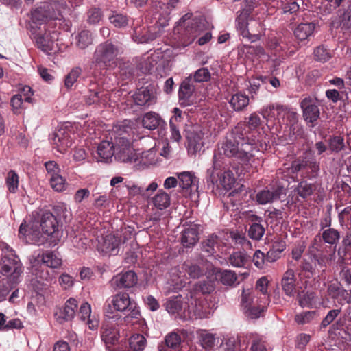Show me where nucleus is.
Returning a JSON list of instances; mask_svg holds the SVG:
<instances>
[{
	"label": "nucleus",
	"mask_w": 351,
	"mask_h": 351,
	"mask_svg": "<svg viewBox=\"0 0 351 351\" xmlns=\"http://www.w3.org/2000/svg\"><path fill=\"white\" fill-rule=\"evenodd\" d=\"M51 141L54 147L60 153H64L72 145L70 132L64 128L55 131Z\"/></svg>",
	"instance_id": "aec40b11"
},
{
	"label": "nucleus",
	"mask_w": 351,
	"mask_h": 351,
	"mask_svg": "<svg viewBox=\"0 0 351 351\" xmlns=\"http://www.w3.org/2000/svg\"><path fill=\"white\" fill-rule=\"evenodd\" d=\"M257 299L260 300L262 298L256 296L254 291L250 289H243L241 294V308H248L250 305L256 304Z\"/></svg>",
	"instance_id": "49530a36"
},
{
	"label": "nucleus",
	"mask_w": 351,
	"mask_h": 351,
	"mask_svg": "<svg viewBox=\"0 0 351 351\" xmlns=\"http://www.w3.org/2000/svg\"><path fill=\"white\" fill-rule=\"evenodd\" d=\"M192 13H186L176 23L174 27L175 33L181 34L184 30L186 35L193 38L197 36L199 32V23L196 19L192 18Z\"/></svg>",
	"instance_id": "ddd939ff"
},
{
	"label": "nucleus",
	"mask_w": 351,
	"mask_h": 351,
	"mask_svg": "<svg viewBox=\"0 0 351 351\" xmlns=\"http://www.w3.org/2000/svg\"><path fill=\"white\" fill-rule=\"evenodd\" d=\"M250 102L249 97L242 93L234 94L230 101V104L235 111H241L246 108Z\"/></svg>",
	"instance_id": "a19ab883"
},
{
	"label": "nucleus",
	"mask_w": 351,
	"mask_h": 351,
	"mask_svg": "<svg viewBox=\"0 0 351 351\" xmlns=\"http://www.w3.org/2000/svg\"><path fill=\"white\" fill-rule=\"evenodd\" d=\"M155 147L144 152L137 151L136 157L134 159L133 166L137 170H143L158 162L159 157L157 156Z\"/></svg>",
	"instance_id": "4468645a"
},
{
	"label": "nucleus",
	"mask_w": 351,
	"mask_h": 351,
	"mask_svg": "<svg viewBox=\"0 0 351 351\" xmlns=\"http://www.w3.org/2000/svg\"><path fill=\"white\" fill-rule=\"evenodd\" d=\"M121 240L118 234H109L102 236L97 245V250L105 256L117 255L120 249Z\"/></svg>",
	"instance_id": "f8f14e48"
},
{
	"label": "nucleus",
	"mask_w": 351,
	"mask_h": 351,
	"mask_svg": "<svg viewBox=\"0 0 351 351\" xmlns=\"http://www.w3.org/2000/svg\"><path fill=\"white\" fill-rule=\"evenodd\" d=\"M136 105L150 106L156 102V93L152 86L141 88L133 95Z\"/></svg>",
	"instance_id": "412c9836"
},
{
	"label": "nucleus",
	"mask_w": 351,
	"mask_h": 351,
	"mask_svg": "<svg viewBox=\"0 0 351 351\" xmlns=\"http://www.w3.org/2000/svg\"><path fill=\"white\" fill-rule=\"evenodd\" d=\"M110 23L117 28H124L128 25V17L115 11H112L108 16Z\"/></svg>",
	"instance_id": "de8ad7c7"
},
{
	"label": "nucleus",
	"mask_w": 351,
	"mask_h": 351,
	"mask_svg": "<svg viewBox=\"0 0 351 351\" xmlns=\"http://www.w3.org/2000/svg\"><path fill=\"white\" fill-rule=\"evenodd\" d=\"M283 187L277 186L259 191L256 196L259 204H267L280 198Z\"/></svg>",
	"instance_id": "393cba45"
},
{
	"label": "nucleus",
	"mask_w": 351,
	"mask_h": 351,
	"mask_svg": "<svg viewBox=\"0 0 351 351\" xmlns=\"http://www.w3.org/2000/svg\"><path fill=\"white\" fill-rule=\"evenodd\" d=\"M152 202L155 208L162 210L169 206L171 202L170 196L163 190H159L152 197Z\"/></svg>",
	"instance_id": "ea45409f"
},
{
	"label": "nucleus",
	"mask_w": 351,
	"mask_h": 351,
	"mask_svg": "<svg viewBox=\"0 0 351 351\" xmlns=\"http://www.w3.org/2000/svg\"><path fill=\"white\" fill-rule=\"evenodd\" d=\"M248 197L247 189L243 185L230 192L228 197L229 202L236 209L245 204Z\"/></svg>",
	"instance_id": "7c9ffc66"
},
{
	"label": "nucleus",
	"mask_w": 351,
	"mask_h": 351,
	"mask_svg": "<svg viewBox=\"0 0 351 351\" xmlns=\"http://www.w3.org/2000/svg\"><path fill=\"white\" fill-rule=\"evenodd\" d=\"M185 304L183 305L180 297H176L174 298L169 299L166 302V309L169 313L174 315L178 314L184 318V310Z\"/></svg>",
	"instance_id": "37998d69"
},
{
	"label": "nucleus",
	"mask_w": 351,
	"mask_h": 351,
	"mask_svg": "<svg viewBox=\"0 0 351 351\" xmlns=\"http://www.w3.org/2000/svg\"><path fill=\"white\" fill-rule=\"evenodd\" d=\"M19 236L27 243L43 245L49 242L51 246L56 245L62 237V232L58 229L56 217L50 212L42 214L40 221L22 223L19 227Z\"/></svg>",
	"instance_id": "f257e3e1"
},
{
	"label": "nucleus",
	"mask_w": 351,
	"mask_h": 351,
	"mask_svg": "<svg viewBox=\"0 0 351 351\" xmlns=\"http://www.w3.org/2000/svg\"><path fill=\"white\" fill-rule=\"evenodd\" d=\"M314 56L317 61L322 62L328 61L331 58L330 52L322 45L315 49Z\"/></svg>",
	"instance_id": "338daca9"
},
{
	"label": "nucleus",
	"mask_w": 351,
	"mask_h": 351,
	"mask_svg": "<svg viewBox=\"0 0 351 351\" xmlns=\"http://www.w3.org/2000/svg\"><path fill=\"white\" fill-rule=\"evenodd\" d=\"M215 274V279L219 280L221 282L227 286H234L237 284V276L234 271L231 270H221L219 269H213L212 270Z\"/></svg>",
	"instance_id": "2f4dec72"
},
{
	"label": "nucleus",
	"mask_w": 351,
	"mask_h": 351,
	"mask_svg": "<svg viewBox=\"0 0 351 351\" xmlns=\"http://www.w3.org/2000/svg\"><path fill=\"white\" fill-rule=\"evenodd\" d=\"M147 346V339L143 335L134 334L129 339V348L123 351H143Z\"/></svg>",
	"instance_id": "58836bf2"
},
{
	"label": "nucleus",
	"mask_w": 351,
	"mask_h": 351,
	"mask_svg": "<svg viewBox=\"0 0 351 351\" xmlns=\"http://www.w3.org/2000/svg\"><path fill=\"white\" fill-rule=\"evenodd\" d=\"M322 238L325 243L333 245L339 239V233L333 228H328L322 233Z\"/></svg>",
	"instance_id": "bf43d9fd"
},
{
	"label": "nucleus",
	"mask_w": 351,
	"mask_h": 351,
	"mask_svg": "<svg viewBox=\"0 0 351 351\" xmlns=\"http://www.w3.org/2000/svg\"><path fill=\"white\" fill-rule=\"evenodd\" d=\"M316 24L315 23H301L294 30L295 38L300 40H305L313 34Z\"/></svg>",
	"instance_id": "72a5a7b5"
},
{
	"label": "nucleus",
	"mask_w": 351,
	"mask_h": 351,
	"mask_svg": "<svg viewBox=\"0 0 351 351\" xmlns=\"http://www.w3.org/2000/svg\"><path fill=\"white\" fill-rule=\"evenodd\" d=\"M141 122L143 128L153 130L161 124L162 119L158 113L149 112L143 116Z\"/></svg>",
	"instance_id": "c9c22d12"
},
{
	"label": "nucleus",
	"mask_w": 351,
	"mask_h": 351,
	"mask_svg": "<svg viewBox=\"0 0 351 351\" xmlns=\"http://www.w3.org/2000/svg\"><path fill=\"white\" fill-rule=\"evenodd\" d=\"M236 130L237 134L234 139L227 140L215 154H221V156L223 158L221 153L223 152V154L228 157L234 156L240 159L243 165L256 168L261 161L258 158H255L254 152L259 151V145L261 146L260 140L250 138L248 135L245 138L243 133L238 132V128Z\"/></svg>",
	"instance_id": "f03ea898"
},
{
	"label": "nucleus",
	"mask_w": 351,
	"mask_h": 351,
	"mask_svg": "<svg viewBox=\"0 0 351 351\" xmlns=\"http://www.w3.org/2000/svg\"><path fill=\"white\" fill-rule=\"evenodd\" d=\"M260 117L258 114L256 113L251 114L249 117L247 124L245 128L244 131L241 132L243 134L245 138L246 136L248 135L250 138H254L255 140L259 139L261 143V146L259 145V149L263 147V141L258 135V132L256 130V128L260 124Z\"/></svg>",
	"instance_id": "bb28decb"
},
{
	"label": "nucleus",
	"mask_w": 351,
	"mask_h": 351,
	"mask_svg": "<svg viewBox=\"0 0 351 351\" xmlns=\"http://www.w3.org/2000/svg\"><path fill=\"white\" fill-rule=\"evenodd\" d=\"M118 53L117 47L112 42L107 40L101 43L96 47L93 64L102 69L113 67Z\"/></svg>",
	"instance_id": "0eeeda50"
},
{
	"label": "nucleus",
	"mask_w": 351,
	"mask_h": 351,
	"mask_svg": "<svg viewBox=\"0 0 351 351\" xmlns=\"http://www.w3.org/2000/svg\"><path fill=\"white\" fill-rule=\"evenodd\" d=\"M120 337L119 329L115 324L104 323L101 328V340L107 348L114 345Z\"/></svg>",
	"instance_id": "5701e85b"
},
{
	"label": "nucleus",
	"mask_w": 351,
	"mask_h": 351,
	"mask_svg": "<svg viewBox=\"0 0 351 351\" xmlns=\"http://www.w3.org/2000/svg\"><path fill=\"white\" fill-rule=\"evenodd\" d=\"M217 237L214 235L208 237V238L202 243V251L207 254V256L213 255L215 251Z\"/></svg>",
	"instance_id": "4d7b16f0"
},
{
	"label": "nucleus",
	"mask_w": 351,
	"mask_h": 351,
	"mask_svg": "<svg viewBox=\"0 0 351 351\" xmlns=\"http://www.w3.org/2000/svg\"><path fill=\"white\" fill-rule=\"evenodd\" d=\"M97 161L108 162L114 155V142L102 141L97 147Z\"/></svg>",
	"instance_id": "c756f323"
},
{
	"label": "nucleus",
	"mask_w": 351,
	"mask_h": 351,
	"mask_svg": "<svg viewBox=\"0 0 351 351\" xmlns=\"http://www.w3.org/2000/svg\"><path fill=\"white\" fill-rule=\"evenodd\" d=\"M248 261L246 252L238 251L232 253L229 257L230 264L235 267H245Z\"/></svg>",
	"instance_id": "09e8293b"
},
{
	"label": "nucleus",
	"mask_w": 351,
	"mask_h": 351,
	"mask_svg": "<svg viewBox=\"0 0 351 351\" xmlns=\"http://www.w3.org/2000/svg\"><path fill=\"white\" fill-rule=\"evenodd\" d=\"M225 351H241L240 341L237 337H230L223 346Z\"/></svg>",
	"instance_id": "69168bd1"
},
{
	"label": "nucleus",
	"mask_w": 351,
	"mask_h": 351,
	"mask_svg": "<svg viewBox=\"0 0 351 351\" xmlns=\"http://www.w3.org/2000/svg\"><path fill=\"white\" fill-rule=\"evenodd\" d=\"M281 8L284 14H295L299 10L298 3L293 0H286L282 2Z\"/></svg>",
	"instance_id": "774afa93"
},
{
	"label": "nucleus",
	"mask_w": 351,
	"mask_h": 351,
	"mask_svg": "<svg viewBox=\"0 0 351 351\" xmlns=\"http://www.w3.org/2000/svg\"><path fill=\"white\" fill-rule=\"evenodd\" d=\"M208 131L199 130L188 134V152L190 154H195L202 150L206 139L209 135Z\"/></svg>",
	"instance_id": "dca6fc26"
},
{
	"label": "nucleus",
	"mask_w": 351,
	"mask_h": 351,
	"mask_svg": "<svg viewBox=\"0 0 351 351\" xmlns=\"http://www.w3.org/2000/svg\"><path fill=\"white\" fill-rule=\"evenodd\" d=\"M131 142L125 136H117L114 139V158L118 161L132 165L136 157Z\"/></svg>",
	"instance_id": "9b49d317"
},
{
	"label": "nucleus",
	"mask_w": 351,
	"mask_h": 351,
	"mask_svg": "<svg viewBox=\"0 0 351 351\" xmlns=\"http://www.w3.org/2000/svg\"><path fill=\"white\" fill-rule=\"evenodd\" d=\"M24 99L21 97V95H14L12 96L10 100L11 106L12 108V111L14 114L21 113V110L22 109L25 108L24 105Z\"/></svg>",
	"instance_id": "e2e57ef3"
},
{
	"label": "nucleus",
	"mask_w": 351,
	"mask_h": 351,
	"mask_svg": "<svg viewBox=\"0 0 351 351\" xmlns=\"http://www.w3.org/2000/svg\"><path fill=\"white\" fill-rule=\"evenodd\" d=\"M214 290V285L210 280L208 282H199L195 285L194 288V293H196V295L201 296L199 293L202 294L210 293ZM193 293V292H191Z\"/></svg>",
	"instance_id": "052dcab7"
},
{
	"label": "nucleus",
	"mask_w": 351,
	"mask_h": 351,
	"mask_svg": "<svg viewBox=\"0 0 351 351\" xmlns=\"http://www.w3.org/2000/svg\"><path fill=\"white\" fill-rule=\"evenodd\" d=\"M224 158L221 154H214L213 166L207 170L206 180L212 190L228 191L234 186L236 179L231 170L224 166Z\"/></svg>",
	"instance_id": "7ed1b4c3"
},
{
	"label": "nucleus",
	"mask_w": 351,
	"mask_h": 351,
	"mask_svg": "<svg viewBox=\"0 0 351 351\" xmlns=\"http://www.w3.org/2000/svg\"><path fill=\"white\" fill-rule=\"evenodd\" d=\"M299 305L302 307L311 308L314 304L315 294L313 292L302 291L297 295Z\"/></svg>",
	"instance_id": "8fccbe9b"
},
{
	"label": "nucleus",
	"mask_w": 351,
	"mask_h": 351,
	"mask_svg": "<svg viewBox=\"0 0 351 351\" xmlns=\"http://www.w3.org/2000/svg\"><path fill=\"white\" fill-rule=\"evenodd\" d=\"M34 38L38 47L43 51L49 54L56 51L55 41L58 39L57 32H45L44 34H37Z\"/></svg>",
	"instance_id": "b1692460"
},
{
	"label": "nucleus",
	"mask_w": 351,
	"mask_h": 351,
	"mask_svg": "<svg viewBox=\"0 0 351 351\" xmlns=\"http://www.w3.org/2000/svg\"><path fill=\"white\" fill-rule=\"evenodd\" d=\"M126 312H128V314L124 317L125 320L130 322V319H131V321H132V324L140 325L141 331L146 332L147 327L145 321L142 318L139 307L135 301L132 305L128 308Z\"/></svg>",
	"instance_id": "c85d7f7f"
},
{
	"label": "nucleus",
	"mask_w": 351,
	"mask_h": 351,
	"mask_svg": "<svg viewBox=\"0 0 351 351\" xmlns=\"http://www.w3.org/2000/svg\"><path fill=\"white\" fill-rule=\"evenodd\" d=\"M49 182L51 188L54 191L57 192H62L65 190L66 181L61 176V174H59L52 178H50Z\"/></svg>",
	"instance_id": "680f3d73"
},
{
	"label": "nucleus",
	"mask_w": 351,
	"mask_h": 351,
	"mask_svg": "<svg viewBox=\"0 0 351 351\" xmlns=\"http://www.w3.org/2000/svg\"><path fill=\"white\" fill-rule=\"evenodd\" d=\"M213 311L208 301L203 296L190 293L184 310V319H204L208 317Z\"/></svg>",
	"instance_id": "423d86ee"
},
{
	"label": "nucleus",
	"mask_w": 351,
	"mask_h": 351,
	"mask_svg": "<svg viewBox=\"0 0 351 351\" xmlns=\"http://www.w3.org/2000/svg\"><path fill=\"white\" fill-rule=\"evenodd\" d=\"M195 86L192 82V76L185 78L179 88V100L182 105L190 106L194 102L193 93Z\"/></svg>",
	"instance_id": "6ab92c4d"
},
{
	"label": "nucleus",
	"mask_w": 351,
	"mask_h": 351,
	"mask_svg": "<svg viewBox=\"0 0 351 351\" xmlns=\"http://www.w3.org/2000/svg\"><path fill=\"white\" fill-rule=\"evenodd\" d=\"M276 110L278 118L282 119L286 125L285 135L288 136L289 141H293L297 136L302 134V128L298 123L297 114L285 106H278Z\"/></svg>",
	"instance_id": "9d476101"
},
{
	"label": "nucleus",
	"mask_w": 351,
	"mask_h": 351,
	"mask_svg": "<svg viewBox=\"0 0 351 351\" xmlns=\"http://www.w3.org/2000/svg\"><path fill=\"white\" fill-rule=\"evenodd\" d=\"M104 12L97 6L90 7L86 13V21L90 25H98L104 19Z\"/></svg>",
	"instance_id": "4c0bfd02"
},
{
	"label": "nucleus",
	"mask_w": 351,
	"mask_h": 351,
	"mask_svg": "<svg viewBox=\"0 0 351 351\" xmlns=\"http://www.w3.org/2000/svg\"><path fill=\"white\" fill-rule=\"evenodd\" d=\"M199 241V232L197 225L191 224L182 231V243L186 247L194 246Z\"/></svg>",
	"instance_id": "cd10ccee"
},
{
	"label": "nucleus",
	"mask_w": 351,
	"mask_h": 351,
	"mask_svg": "<svg viewBox=\"0 0 351 351\" xmlns=\"http://www.w3.org/2000/svg\"><path fill=\"white\" fill-rule=\"evenodd\" d=\"M265 233V228L263 225L258 223H254L250 226L248 234L250 238L254 240H260Z\"/></svg>",
	"instance_id": "13d9d810"
},
{
	"label": "nucleus",
	"mask_w": 351,
	"mask_h": 351,
	"mask_svg": "<svg viewBox=\"0 0 351 351\" xmlns=\"http://www.w3.org/2000/svg\"><path fill=\"white\" fill-rule=\"evenodd\" d=\"M295 282L294 271L291 269H287L281 280L282 290L287 296L293 297L296 294Z\"/></svg>",
	"instance_id": "a878e982"
},
{
	"label": "nucleus",
	"mask_w": 351,
	"mask_h": 351,
	"mask_svg": "<svg viewBox=\"0 0 351 351\" xmlns=\"http://www.w3.org/2000/svg\"><path fill=\"white\" fill-rule=\"evenodd\" d=\"M300 106L306 121L313 123L319 117L320 112L317 99L310 97H305L302 100Z\"/></svg>",
	"instance_id": "f3484780"
},
{
	"label": "nucleus",
	"mask_w": 351,
	"mask_h": 351,
	"mask_svg": "<svg viewBox=\"0 0 351 351\" xmlns=\"http://www.w3.org/2000/svg\"><path fill=\"white\" fill-rule=\"evenodd\" d=\"M269 304H265L262 299L256 300V304L250 306L248 308H242L245 315L251 319H256L261 316L266 306Z\"/></svg>",
	"instance_id": "79ce46f5"
},
{
	"label": "nucleus",
	"mask_w": 351,
	"mask_h": 351,
	"mask_svg": "<svg viewBox=\"0 0 351 351\" xmlns=\"http://www.w3.org/2000/svg\"><path fill=\"white\" fill-rule=\"evenodd\" d=\"M137 282L138 276L132 270L118 274L110 280L111 286L115 289L131 288L135 286Z\"/></svg>",
	"instance_id": "2eb2a0df"
},
{
	"label": "nucleus",
	"mask_w": 351,
	"mask_h": 351,
	"mask_svg": "<svg viewBox=\"0 0 351 351\" xmlns=\"http://www.w3.org/2000/svg\"><path fill=\"white\" fill-rule=\"evenodd\" d=\"M42 261L47 267L58 268L62 264V260L53 252H46L42 255Z\"/></svg>",
	"instance_id": "3c124183"
},
{
	"label": "nucleus",
	"mask_w": 351,
	"mask_h": 351,
	"mask_svg": "<svg viewBox=\"0 0 351 351\" xmlns=\"http://www.w3.org/2000/svg\"><path fill=\"white\" fill-rule=\"evenodd\" d=\"M6 250L8 254L3 255L0 261V272L10 277L12 284H17L23 273L22 264L19 258L13 254L12 249L7 246Z\"/></svg>",
	"instance_id": "1a4fd4ad"
},
{
	"label": "nucleus",
	"mask_w": 351,
	"mask_h": 351,
	"mask_svg": "<svg viewBox=\"0 0 351 351\" xmlns=\"http://www.w3.org/2000/svg\"><path fill=\"white\" fill-rule=\"evenodd\" d=\"M182 342L181 337L176 332L168 333L164 339V343L158 345V351H169V349H177Z\"/></svg>",
	"instance_id": "473e14b6"
},
{
	"label": "nucleus",
	"mask_w": 351,
	"mask_h": 351,
	"mask_svg": "<svg viewBox=\"0 0 351 351\" xmlns=\"http://www.w3.org/2000/svg\"><path fill=\"white\" fill-rule=\"evenodd\" d=\"M346 147L344 138L341 136H334L328 140V148L331 152L338 153Z\"/></svg>",
	"instance_id": "603ef678"
},
{
	"label": "nucleus",
	"mask_w": 351,
	"mask_h": 351,
	"mask_svg": "<svg viewBox=\"0 0 351 351\" xmlns=\"http://www.w3.org/2000/svg\"><path fill=\"white\" fill-rule=\"evenodd\" d=\"M51 1V3H44L32 10L30 23L32 29H35L38 25H41L48 19H60L63 14L69 13L70 9L65 2Z\"/></svg>",
	"instance_id": "20e7f679"
},
{
	"label": "nucleus",
	"mask_w": 351,
	"mask_h": 351,
	"mask_svg": "<svg viewBox=\"0 0 351 351\" xmlns=\"http://www.w3.org/2000/svg\"><path fill=\"white\" fill-rule=\"evenodd\" d=\"M317 317L315 311H304L295 316V322L299 325H304L313 322Z\"/></svg>",
	"instance_id": "5fc2aeb1"
},
{
	"label": "nucleus",
	"mask_w": 351,
	"mask_h": 351,
	"mask_svg": "<svg viewBox=\"0 0 351 351\" xmlns=\"http://www.w3.org/2000/svg\"><path fill=\"white\" fill-rule=\"evenodd\" d=\"M178 178L180 180V186L184 189H188L191 187L197 188V178L194 176V173L191 171H183L177 173Z\"/></svg>",
	"instance_id": "e433bc0d"
},
{
	"label": "nucleus",
	"mask_w": 351,
	"mask_h": 351,
	"mask_svg": "<svg viewBox=\"0 0 351 351\" xmlns=\"http://www.w3.org/2000/svg\"><path fill=\"white\" fill-rule=\"evenodd\" d=\"M237 28L241 32V34L243 37L248 38L252 40V41H254L258 38L257 35L251 36L248 29H247V16L245 14H241L237 19Z\"/></svg>",
	"instance_id": "a18cd8bd"
},
{
	"label": "nucleus",
	"mask_w": 351,
	"mask_h": 351,
	"mask_svg": "<svg viewBox=\"0 0 351 351\" xmlns=\"http://www.w3.org/2000/svg\"><path fill=\"white\" fill-rule=\"evenodd\" d=\"M269 280L266 276H263L259 278L256 285V289L259 291L263 295L262 300H264L265 304H269V300L267 295V287Z\"/></svg>",
	"instance_id": "6e6d98bb"
},
{
	"label": "nucleus",
	"mask_w": 351,
	"mask_h": 351,
	"mask_svg": "<svg viewBox=\"0 0 351 351\" xmlns=\"http://www.w3.org/2000/svg\"><path fill=\"white\" fill-rule=\"evenodd\" d=\"M5 184L10 193H15L17 191L19 187V176L14 171L11 170L8 173Z\"/></svg>",
	"instance_id": "864d4df0"
},
{
	"label": "nucleus",
	"mask_w": 351,
	"mask_h": 351,
	"mask_svg": "<svg viewBox=\"0 0 351 351\" xmlns=\"http://www.w3.org/2000/svg\"><path fill=\"white\" fill-rule=\"evenodd\" d=\"M204 271L197 264L184 262L171 271V281L175 291H178L189 283V278H198Z\"/></svg>",
	"instance_id": "39448f33"
},
{
	"label": "nucleus",
	"mask_w": 351,
	"mask_h": 351,
	"mask_svg": "<svg viewBox=\"0 0 351 351\" xmlns=\"http://www.w3.org/2000/svg\"><path fill=\"white\" fill-rule=\"evenodd\" d=\"M54 210L60 219L66 221L71 216V209L64 203H60L55 206Z\"/></svg>",
	"instance_id": "0e129e2a"
},
{
	"label": "nucleus",
	"mask_w": 351,
	"mask_h": 351,
	"mask_svg": "<svg viewBox=\"0 0 351 351\" xmlns=\"http://www.w3.org/2000/svg\"><path fill=\"white\" fill-rule=\"evenodd\" d=\"M93 36L89 30L80 31L75 36V45L80 49H84L93 44Z\"/></svg>",
	"instance_id": "c03bdc74"
},
{
	"label": "nucleus",
	"mask_w": 351,
	"mask_h": 351,
	"mask_svg": "<svg viewBox=\"0 0 351 351\" xmlns=\"http://www.w3.org/2000/svg\"><path fill=\"white\" fill-rule=\"evenodd\" d=\"M77 308V302L75 298H69L62 308H59L54 314L56 319L60 324L73 319Z\"/></svg>",
	"instance_id": "4be33fe9"
},
{
	"label": "nucleus",
	"mask_w": 351,
	"mask_h": 351,
	"mask_svg": "<svg viewBox=\"0 0 351 351\" xmlns=\"http://www.w3.org/2000/svg\"><path fill=\"white\" fill-rule=\"evenodd\" d=\"M84 100L86 104L95 105L97 108H106L110 105L109 93L99 90L89 89Z\"/></svg>",
	"instance_id": "a211bd4d"
},
{
	"label": "nucleus",
	"mask_w": 351,
	"mask_h": 351,
	"mask_svg": "<svg viewBox=\"0 0 351 351\" xmlns=\"http://www.w3.org/2000/svg\"><path fill=\"white\" fill-rule=\"evenodd\" d=\"M134 302L126 292H119L112 295L106 302L104 313L108 319H119L120 316L117 312L125 313Z\"/></svg>",
	"instance_id": "6e6552de"
},
{
	"label": "nucleus",
	"mask_w": 351,
	"mask_h": 351,
	"mask_svg": "<svg viewBox=\"0 0 351 351\" xmlns=\"http://www.w3.org/2000/svg\"><path fill=\"white\" fill-rule=\"evenodd\" d=\"M199 343L205 350H210L215 343V335L204 329L197 330Z\"/></svg>",
	"instance_id": "f704fd0d"
}]
</instances>
